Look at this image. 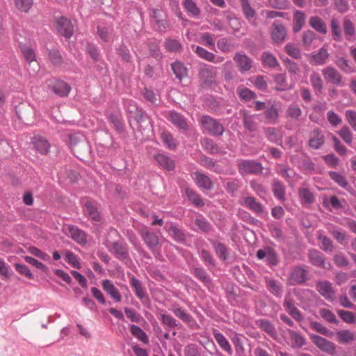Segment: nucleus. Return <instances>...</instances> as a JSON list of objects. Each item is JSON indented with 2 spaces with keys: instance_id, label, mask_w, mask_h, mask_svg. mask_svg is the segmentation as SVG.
Here are the masks:
<instances>
[{
  "instance_id": "nucleus-1",
  "label": "nucleus",
  "mask_w": 356,
  "mask_h": 356,
  "mask_svg": "<svg viewBox=\"0 0 356 356\" xmlns=\"http://www.w3.org/2000/svg\"><path fill=\"white\" fill-rule=\"evenodd\" d=\"M254 110L256 111H263V118L265 122L270 124H275L277 123L280 118V106L275 102L268 101L267 103L255 101L254 102Z\"/></svg>"
},
{
  "instance_id": "nucleus-2",
  "label": "nucleus",
  "mask_w": 356,
  "mask_h": 356,
  "mask_svg": "<svg viewBox=\"0 0 356 356\" xmlns=\"http://www.w3.org/2000/svg\"><path fill=\"white\" fill-rule=\"evenodd\" d=\"M216 68L214 66L202 63L198 67L197 76L200 86L202 88H209L215 83Z\"/></svg>"
},
{
  "instance_id": "nucleus-3",
  "label": "nucleus",
  "mask_w": 356,
  "mask_h": 356,
  "mask_svg": "<svg viewBox=\"0 0 356 356\" xmlns=\"http://www.w3.org/2000/svg\"><path fill=\"white\" fill-rule=\"evenodd\" d=\"M70 145L75 156L80 158L90 152V145L85 136L81 134L70 136Z\"/></svg>"
},
{
  "instance_id": "nucleus-4",
  "label": "nucleus",
  "mask_w": 356,
  "mask_h": 356,
  "mask_svg": "<svg viewBox=\"0 0 356 356\" xmlns=\"http://www.w3.org/2000/svg\"><path fill=\"white\" fill-rule=\"evenodd\" d=\"M200 123L201 127L213 136H221L225 131L223 124L209 115L202 116Z\"/></svg>"
},
{
  "instance_id": "nucleus-5",
  "label": "nucleus",
  "mask_w": 356,
  "mask_h": 356,
  "mask_svg": "<svg viewBox=\"0 0 356 356\" xmlns=\"http://www.w3.org/2000/svg\"><path fill=\"white\" fill-rule=\"evenodd\" d=\"M139 234L148 249L153 253L155 258L160 257L161 253L156 249L159 244V236L156 234L145 227L140 229Z\"/></svg>"
},
{
  "instance_id": "nucleus-6",
  "label": "nucleus",
  "mask_w": 356,
  "mask_h": 356,
  "mask_svg": "<svg viewBox=\"0 0 356 356\" xmlns=\"http://www.w3.org/2000/svg\"><path fill=\"white\" fill-rule=\"evenodd\" d=\"M83 204L84 215L90 220L99 222L102 220V215L97 207V202L88 197H84L81 200Z\"/></svg>"
},
{
  "instance_id": "nucleus-7",
  "label": "nucleus",
  "mask_w": 356,
  "mask_h": 356,
  "mask_svg": "<svg viewBox=\"0 0 356 356\" xmlns=\"http://www.w3.org/2000/svg\"><path fill=\"white\" fill-rule=\"evenodd\" d=\"M107 248L115 258L123 261H130L131 258L129 253V247L125 242L117 241L111 243Z\"/></svg>"
},
{
  "instance_id": "nucleus-8",
  "label": "nucleus",
  "mask_w": 356,
  "mask_h": 356,
  "mask_svg": "<svg viewBox=\"0 0 356 356\" xmlns=\"http://www.w3.org/2000/svg\"><path fill=\"white\" fill-rule=\"evenodd\" d=\"M47 87L60 97H67L71 91V86L65 81L58 79H50L47 81Z\"/></svg>"
},
{
  "instance_id": "nucleus-9",
  "label": "nucleus",
  "mask_w": 356,
  "mask_h": 356,
  "mask_svg": "<svg viewBox=\"0 0 356 356\" xmlns=\"http://www.w3.org/2000/svg\"><path fill=\"white\" fill-rule=\"evenodd\" d=\"M129 284L132 288L136 296L141 300L143 305H149L151 303L150 299L147 294L145 287L140 280L135 276L131 275L129 280Z\"/></svg>"
},
{
  "instance_id": "nucleus-10",
  "label": "nucleus",
  "mask_w": 356,
  "mask_h": 356,
  "mask_svg": "<svg viewBox=\"0 0 356 356\" xmlns=\"http://www.w3.org/2000/svg\"><path fill=\"white\" fill-rule=\"evenodd\" d=\"M238 169L241 174H259L263 171L260 162L253 160H242L238 163Z\"/></svg>"
},
{
  "instance_id": "nucleus-11",
  "label": "nucleus",
  "mask_w": 356,
  "mask_h": 356,
  "mask_svg": "<svg viewBox=\"0 0 356 356\" xmlns=\"http://www.w3.org/2000/svg\"><path fill=\"white\" fill-rule=\"evenodd\" d=\"M131 117L137 122L138 131L142 134L145 131L149 132L152 129V119L143 109L138 111L136 115Z\"/></svg>"
},
{
  "instance_id": "nucleus-12",
  "label": "nucleus",
  "mask_w": 356,
  "mask_h": 356,
  "mask_svg": "<svg viewBox=\"0 0 356 356\" xmlns=\"http://www.w3.org/2000/svg\"><path fill=\"white\" fill-rule=\"evenodd\" d=\"M56 27L60 35L70 39L74 33V26L70 19L60 17L56 21Z\"/></svg>"
},
{
  "instance_id": "nucleus-13",
  "label": "nucleus",
  "mask_w": 356,
  "mask_h": 356,
  "mask_svg": "<svg viewBox=\"0 0 356 356\" xmlns=\"http://www.w3.org/2000/svg\"><path fill=\"white\" fill-rule=\"evenodd\" d=\"M17 118L23 123L29 124L32 122L34 117V111L29 105L20 104L15 107Z\"/></svg>"
},
{
  "instance_id": "nucleus-14",
  "label": "nucleus",
  "mask_w": 356,
  "mask_h": 356,
  "mask_svg": "<svg viewBox=\"0 0 356 356\" xmlns=\"http://www.w3.org/2000/svg\"><path fill=\"white\" fill-rule=\"evenodd\" d=\"M312 342L322 351L332 355L335 352L334 343L317 334H311Z\"/></svg>"
},
{
  "instance_id": "nucleus-15",
  "label": "nucleus",
  "mask_w": 356,
  "mask_h": 356,
  "mask_svg": "<svg viewBox=\"0 0 356 356\" xmlns=\"http://www.w3.org/2000/svg\"><path fill=\"white\" fill-rule=\"evenodd\" d=\"M31 143L35 152L42 155H47L49 152L51 145L49 142L43 136H34L31 138Z\"/></svg>"
},
{
  "instance_id": "nucleus-16",
  "label": "nucleus",
  "mask_w": 356,
  "mask_h": 356,
  "mask_svg": "<svg viewBox=\"0 0 356 356\" xmlns=\"http://www.w3.org/2000/svg\"><path fill=\"white\" fill-rule=\"evenodd\" d=\"M290 278L298 284H303L310 279L308 270L299 266L291 270Z\"/></svg>"
},
{
  "instance_id": "nucleus-17",
  "label": "nucleus",
  "mask_w": 356,
  "mask_h": 356,
  "mask_svg": "<svg viewBox=\"0 0 356 356\" xmlns=\"http://www.w3.org/2000/svg\"><path fill=\"white\" fill-rule=\"evenodd\" d=\"M316 290L326 300H333L335 291L332 284L327 280L319 281L316 284Z\"/></svg>"
},
{
  "instance_id": "nucleus-18",
  "label": "nucleus",
  "mask_w": 356,
  "mask_h": 356,
  "mask_svg": "<svg viewBox=\"0 0 356 356\" xmlns=\"http://www.w3.org/2000/svg\"><path fill=\"white\" fill-rule=\"evenodd\" d=\"M287 34L285 26L280 22H275L272 26L271 38L274 42H283Z\"/></svg>"
},
{
  "instance_id": "nucleus-19",
  "label": "nucleus",
  "mask_w": 356,
  "mask_h": 356,
  "mask_svg": "<svg viewBox=\"0 0 356 356\" xmlns=\"http://www.w3.org/2000/svg\"><path fill=\"white\" fill-rule=\"evenodd\" d=\"M308 260L309 263L318 268H324L329 269V267L325 266V256L324 254L316 249H310L308 252Z\"/></svg>"
},
{
  "instance_id": "nucleus-20",
  "label": "nucleus",
  "mask_w": 356,
  "mask_h": 356,
  "mask_svg": "<svg viewBox=\"0 0 356 356\" xmlns=\"http://www.w3.org/2000/svg\"><path fill=\"white\" fill-rule=\"evenodd\" d=\"M324 78L337 86H343L342 75L333 67H327L322 70Z\"/></svg>"
},
{
  "instance_id": "nucleus-21",
  "label": "nucleus",
  "mask_w": 356,
  "mask_h": 356,
  "mask_svg": "<svg viewBox=\"0 0 356 356\" xmlns=\"http://www.w3.org/2000/svg\"><path fill=\"white\" fill-rule=\"evenodd\" d=\"M213 250L220 261H226L229 257V248L224 243L216 240H210Z\"/></svg>"
},
{
  "instance_id": "nucleus-22",
  "label": "nucleus",
  "mask_w": 356,
  "mask_h": 356,
  "mask_svg": "<svg viewBox=\"0 0 356 356\" xmlns=\"http://www.w3.org/2000/svg\"><path fill=\"white\" fill-rule=\"evenodd\" d=\"M325 143V136L319 129H315L311 133L308 145L313 149H320Z\"/></svg>"
},
{
  "instance_id": "nucleus-23",
  "label": "nucleus",
  "mask_w": 356,
  "mask_h": 356,
  "mask_svg": "<svg viewBox=\"0 0 356 356\" xmlns=\"http://www.w3.org/2000/svg\"><path fill=\"white\" fill-rule=\"evenodd\" d=\"M243 205L257 215H261L264 211V207L262 204L252 196L244 197Z\"/></svg>"
},
{
  "instance_id": "nucleus-24",
  "label": "nucleus",
  "mask_w": 356,
  "mask_h": 356,
  "mask_svg": "<svg viewBox=\"0 0 356 356\" xmlns=\"http://www.w3.org/2000/svg\"><path fill=\"white\" fill-rule=\"evenodd\" d=\"M234 60L237 63L241 72L249 71L252 67V61L246 54L236 53Z\"/></svg>"
},
{
  "instance_id": "nucleus-25",
  "label": "nucleus",
  "mask_w": 356,
  "mask_h": 356,
  "mask_svg": "<svg viewBox=\"0 0 356 356\" xmlns=\"http://www.w3.org/2000/svg\"><path fill=\"white\" fill-rule=\"evenodd\" d=\"M68 231L70 234L71 238L80 245H86L88 242L86 233L79 229L77 226L70 225Z\"/></svg>"
},
{
  "instance_id": "nucleus-26",
  "label": "nucleus",
  "mask_w": 356,
  "mask_h": 356,
  "mask_svg": "<svg viewBox=\"0 0 356 356\" xmlns=\"http://www.w3.org/2000/svg\"><path fill=\"white\" fill-rule=\"evenodd\" d=\"M170 121L179 129L187 131L188 126L185 118L179 113L175 111H171L169 113Z\"/></svg>"
},
{
  "instance_id": "nucleus-27",
  "label": "nucleus",
  "mask_w": 356,
  "mask_h": 356,
  "mask_svg": "<svg viewBox=\"0 0 356 356\" xmlns=\"http://www.w3.org/2000/svg\"><path fill=\"white\" fill-rule=\"evenodd\" d=\"M102 288L116 302L122 300V296L118 289L114 286L110 280H104L102 281Z\"/></svg>"
},
{
  "instance_id": "nucleus-28",
  "label": "nucleus",
  "mask_w": 356,
  "mask_h": 356,
  "mask_svg": "<svg viewBox=\"0 0 356 356\" xmlns=\"http://www.w3.org/2000/svg\"><path fill=\"white\" fill-rule=\"evenodd\" d=\"M107 119L108 122L113 124L114 129L118 134H122L125 133V126L120 114L108 113L107 115Z\"/></svg>"
},
{
  "instance_id": "nucleus-29",
  "label": "nucleus",
  "mask_w": 356,
  "mask_h": 356,
  "mask_svg": "<svg viewBox=\"0 0 356 356\" xmlns=\"http://www.w3.org/2000/svg\"><path fill=\"white\" fill-rule=\"evenodd\" d=\"M194 175L195 177V182L200 188L207 191H210L213 188V183L207 175L197 171L194 172Z\"/></svg>"
},
{
  "instance_id": "nucleus-30",
  "label": "nucleus",
  "mask_w": 356,
  "mask_h": 356,
  "mask_svg": "<svg viewBox=\"0 0 356 356\" xmlns=\"http://www.w3.org/2000/svg\"><path fill=\"white\" fill-rule=\"evenodd\" d=\"M167 231L171 238L179 243H185L186 241V235L183 230L177 225L171 224L167 229Z\"/></svg>"
},
{
  "instance_id": "nucleus-31",
  "label": "nucleus",
  "mask_w": 356,
  "mask_h": 356,
  "mask_svg": "<svg viewBox=\"0 0 356 356\" xmlns=\"http://www.w3.org/2000/svg\"><path fill=\"white\" fill-rule=\"evenodd\" d=\"M266 286L268 291L277 298H281L283 293L282 284L275 280H266Z\"/></svg>"
},
{
  "instance_id": "nucleus-32",
  "label": "nucleus",
  "mask_w": 356,
  "mask_h": 356,
  "mask_svg": "<svg viewBox=\"0 0 356 356\" xmlns=\"http://www.w3.org/2000/svg\"><path fill=\"white\" fill-rule=\"evenodd\" d=\"M312 57L310 63L314 62L316 65H323L325 64L326 60L330 56L327 49L325 46L322 47L317 53H313L309 55Z\"/></svg>"
},
{
  "instance_id": "nucleus-33",
  "label": "nucleus",
  "mask_w": 356,
  "mask_h": 356,
  "mask_svg": "<svg viewBox=\"0 0 356 356\" xmlns=\"http://www.w3.org/2000/svg\"><path fill=\"white\" fill-rule=\"evenodd\" d=\"M272 191L274 196L281 201H284L286 197V187L277 179H274L272 182Z\"/></svg>"
},
{
  "instance_id": "nucleus-34",
  "label": "nucleus",
  "mask_w": 356,
  "mask_h": 356,
  "mask_svg": "<svg viewBox=\"0 0 356 356\" xmlns=\"http://www.w3.org/2000/svg\"><path fill=\"white\" fill-rule=\"evenodd\" d=\"M306 16L303 11L296 10L293 17V31L296 33L301 31L305 24Z\"/></svg>"
},
{
  "instance_id": "nucleus-35",
  "label": "nucleus",
  "mask_w": 356,
  "mask_h": 356,
  "mask_svg": "<svg viewBox=\"0 0 356 356\" xmlns=\"http://www.w3.org/2000/svg\"><path fill=\"white\" fill-rule=\"evenodd\" d=\"M191 273L204 286H209L211 284L210 276L202 267H193Z\"/></svg>"
},
{
  "instance_id": "nucleus-36",
  "label": "nucleus",
  "mask_w": 356,
  "mask_h": 356,
  "mask_svg": "<svg viewBox=\"0 0 356 356\" xmlns=\"http://www.w3.org/2000/svg\"><path fill=\"white\" fill-rule=\"evenodd\" d=\"M171 69L175 74L176 78L181 81L184 77L188 75V69L184 64L181 61H175L171 63Z\"/></svg>"
},
{
  "instance_id": "nucleus-37",
  "label": "nucleus",
  "mask_w": 356,
  "mask_h": 356,
  "mask_svg": "<svg viewBox=\"0 0 356 356\" xmlns=\"http://www.w3.org/2000/svg\"><path fill=\"white\" fill-rule=\"evenodd\" d=\"M154 159L161 166H162L163 168L168 170H172L175 167L174 161L171 158L165 154H155Z\"/></svg>"
},
{
  "instance_id": "nucleus-38",
  "label": "nucleus",
  "mask_w": 356,
  "mask_h": 356,
  "mask_svg": "<svg viewBox=\"0 0 356 356\" xmlns=\"http://www.w3.org/2000/svg\"><path fill=\"white\" fill-rule=\"evenodd\" d=\"M200 164L206 168L213 170L217 174H221L223 172L222 167L209 156H204L202 157Z\"/></svg>"
},
{
  "instance_id": "nucleus-39",
  "label": "nucleus",
  "mask_w": 356,
  "mask_h": 356,
  "mask_svg": "<svg viewBox=\"0 0 356 356\" xmlns=\"http://www.w3.org/2000/svg\"><path fill=\"white\" fill-rule=\"evenodd\" d=\"M256 325L263 331L268 334L271 337L276 335V330L274 325L267 319H258L256 321Z\"/></svg>"
},
{
  "instance_id": "nucleus-40",
  "label": "nucleus",
  "mask_w": 356,
  "mask_h": 356,
  "mask_svg": "<svg viewBox=\"0 0 356 356\" xmlns=\"http://www.w3.org/2000/svg\"><path fill=\"white\" fill-rule=\"evenodd\" d=\"M309 25L321 34H326L327 27L325 22L318 16H312L309 18Z\"/></svg>"
},
{
  "instance_id": "nucleus-41",
  "label": "nucleus",
  "mask_w": 356,
  "mask_h": 356,
  "mask_svg": "<svg viewBox=\"0 0 356 356\" xmlns=\"http://www.w3.org/2000/svg\"><path fill=\"white\" fill-rule=\"evenodd\" d=\"M172 311L176 316L179 318L184 323H188L189 325H192L193 323H195V321L192 316L186 313L181 307H175L172 309Z\"/></svg>"
},
{
  "instance_id": "nucleus-42",
  "label": "nucleus",
  "mask_w": 356,
  "mask_h": 356,
  "mask_svg": "<svg viewBox=\"0 0 356 356\" xmlns=\"http://www.w3.org/2000/svg\"><path fill=\"white\" fill-rule=\"evenodd\" d=\"M191 48L199 57L209 62H214L216 55L212 52L200 46L192 45Z\"/></svg>"
},
{
  "instance_id": "nucleus-43",
  "label": "nucleus",
  "mask_w": 356,
  "mask_h": 356,
  "mask_svg": "<svg viewBox=\"0 0 356 356\" xmlns=\"http://www.w3.org/2000/svg\"><path fill=\"white\" fill-rule=\"evenodd\" d=\"M185 193L188 200L197 207H202L204 205V202L201 198L200 195L189 188H185Z\"/></svg>"
},
{
  "instance_id": "nucleus-44",
  "label": "nucleus",
  "mask_w": 356,
  "mask_h": 356,
  "mask_svg": "<svg viewBox=\"0 0 356 356\" xmlns=\"http://www.w3.org/2000/svg\"><path fill=\"white\" fill-rule=\"evenodd\" d=\"M48 58L54 66L60 67L63 63V58L57 49H48Z\"/></svg>"
},
{
  "instance_id": "nucleus-45",
  "label": "nucleus",
  "mask_w": 356,
  "mask_h": 356,
  "mask_svg": "<svg viewBox=\"0 0 356 356\" xmlns=\"http://www.w3.org/2000/svg\"><path fill=\"white\" fill-rule=\"evenodd\" d=\"M298 195L301 202L303 204H311L314 202L315 199L314 194L310 191L309 188H300Z\"/></svg>"
},
{
  "instance_id": "nucleus-46",
  "label": "nucleus",
  "mask_w": 356,
  "mask_h": 356,
  "mask_svg": "<svg viewBox=\"0 0 356 356\" xmlns=\"http://www.w3.org/2000/svg\"><path fill=\"white\" fill-rule=\"evenodd\" d=\"M131 333L143 343H148L149 339L145 332L139 326L131 325L130 327Z\"/></svg>"
},
{
  "instance_id": "nucleus-47",
  "label": "nucleus",
  "mask_w": 356,
  "mask_h": 356,
  "mask_svg": "<svg viewBox=\"0 0 356 356\" xmlns=\"http://www.w3.org/2000/svg\"><path fill=\"white\" fill-rule=\"evenodd\" d=\"M213 336L220 348L231 355L232 353V348L225 336L220 332H214Z\"/></svg>"
},
{
  "instance_id": "nucleus-48",
  "label": "nucleus",
  "mask_w": 356,
  "mask_h": 356,
  "mask_svg": "<svg viewBox=\"0 0 356 356\" xmlns=\"http://www.w3.org/2000/svg\"><path fill=\"white\" fill-rule=\"evenodd\" d=\"M236 92L240 99L244 102H250L257 98V94L248 88H239Z\"/></svg>"
},
{
  "instance_id": "nucleus-49",
  "label": "nucleus",
  "mask_w": 356,
  "mask_h": 356,
  "mask_svg": "<svg viewBox=\"0 0 356 356\" xmlns=\"http://www.w3.org/2000/svg\"><path fill=\"white\" fill-rule=\"evenodd\" d=\"M165 47L169 52H181L183 47L179 40L172 38H167L165 41Z\"/></svg>"
},
{
  "instance_id": "nucleus-50",
  "label": "nucleus",
  "mask_w": 356,
  "mask_h": 356,
  "mask_svg": "<svg viewBox=\"0 0 356 356\" xmlns=\"http://www.w3.org/2000/svg\"><path fill=\"white\" fill-rule=\"evenodd\" d=\"M317 239L321 241V249L325 252H332L334 250V244L332 241L327 236L319 234Z\"/></svg>"
},
{
  "instance_id": "nucleus-51",
  "label": "nucleus",
  "mask_w": 356,
  "mask_h": 356,
  "mask_svg": "<svg viewBox=\"0 0 356 356\" xmlns=\"http://www.w3.org/2000/svg\"><path fill=\"white\" fill-rule=\"evenodd\" d=\"M19 49L21 50L22 54H23L25 60L28 63H31L35 60V54L34 50L29 47L26 44L19 43Z\"/></svg>"
},
{
  "instance_id": "nucleus-52",
  "label": "nucleus",
  "mask_w": 356,
  "mask_h": 356,
  "mask_svg": "<svg viewBox=\"0 0 356 356\" xmlns=\"http://www.w3.org/2000/svg\"><path fill=\"white\" fill-rule=\"evenodd\" d=\"M241 7L245 18L250 19L256 15L255 10L250 6L249 0H240Z\"/></svg>"
},
{
  "instance_id": "nucleus-53",
  "label": "nucleus",
  "mask_w": 356,
  "mask_h": 356,
  "mask_svg": "<svg viewBox=\"0 0 356 356\" xmlns=\"http://www.w3.org/2000/svg\"><path fill=\"white\" fill-rule=\"evenodd\" d=\"M289 333L292 340V347L302 348L306 344V339L302 335L291 330H289Z\"/></svg>"
},
{
  "instance_id": "nucleus-54",
  "label": "nucleus",
  "mask_w": 356,
  "mask_h": 356,
  "mask_svg": "<svg viewBox=\"0 0 356 356\" xmlns=\"http://www.w3.org/2000/svg\"><path fill=\"white\" fill-rule=\"evenodd\" d=\"M310 82L316 95H321L323 90V80L321 76L316 73H313L310 76Z\"/></svg>"
},
{
  "instance_id": "nucleus-55",
  "label": "nucleus",
  "mask_w": 356,
  "mask_h": 356,
  "mask_svg": "<svg viewBox=\"0 0 356 356\" xmlns=\"http://www.w3.org/2000/svg\"><path fill=\"white\" fill-rule=\"evenodd\" d=\"M116 53L121 58L122 60L126 63H130L132 60L130 51L124 44H121L116 48Z\"/></svg>"
},
{
  "instance_id": "nucleus-56",
  "label": "nucleus",
  "mask_w": 356,
  "mask_h": 356,
  "mask_svg": "<svg viewBox=\"0 0 356 356\" xmlns=\"http://www.w3.org/2000/svg\"><path fill=\"white\" fill-rule=\"evenodd\" d=\"M261 59L265 65L270 68H274L279 65V63L271 53L265 51L261 55Z\"/></svg>"
},
{
  "instance_id": "nucleus-57",
  "label": "nucleus",
  "mask_w": 356,
  "mask_h": 356,
  "mask_svg": "<svg viewBox=\"0 0 356 356\" xmlns=\"http://www.w3.org/2000/svg\"><path fill=\"white\" fill-rule=\"evenodd\" d=\"M202 145L204 149L210 154H218L219 152L218 146L209 138H204L202 141Z\"/></svg>"
},
{
  "instance_id": "nucleus-58",
  "label": "nucleus",
  "mask_w": 356,
  "mask_h": 356,
  "mask_svg": "<svg viewBox=\"0 0 356 356\" xmlns=\"http://www.w3.org/2000/svg\"><path fill=\"white\" fill-rule=\"evenodd\" d=\"M240 188V181L238 179H234L226 182L225 188L227 193L230 194L232 197L236 195V193Z\"/></svg>"
},
{
  "instance_id": "nucleus-59",
  "label": "nucleus",
  "mask_w": 356,
  "mask_h": 356,
  "mask_svg": "<svg viewBox=\"0 0 356 356\" xmlns=\"http://www.w3.org/2000/svg\"><path fill=\"white\" fill-rule=\"evenodd\" d=\"M266 6L274 9L285 10L289 8L290 1L289 0H268Z\"/></svg>"
},
{
  "instance_id": "nucleus-60",
  "label": "nucleus",
  "mask_w": 356,
  "mask_h": 356,
  "mask_svg": "<svg viewBox=\"0 0 356 356\" xmlns=\"http://www.w3.org/2000/svg\"><path fill=\"white\" fill-rule=\"evenodd\" d=\"M200 257L206 265H210L213 267L216 266V261L209 250L202 249L200 252Z\"/></svg>"
},
{
  "instance_id": "nucleus-61",
  "label": "nucleus",
  "mask_w": 356,
  "mask_h": 356,
  "mask_svg": "<svg viewBox=\"0 0 356 356\" xmlns=\"http://www.w3.org/2000/svg\"><path fill=\"white\" fill-rule=\"evenodd\" d=\"M330 178L342 188L348 186V181L344 176L335 171L328 172Z\"/></svg>"
},
{
  "instance_id": "nucleus-62",
  "label": "nucleus",
  "mask_w": 356,
  "mask_h": 356,
  "mask_svg": "<svg viewBox=\"0 0 356 356\" xmlns=\"http://www.w3.org/2000/svg\"><path fill=\"white\" fill-rule=\"evenodd\" d=\"M16 8L22 12L27 13L33 5V0H14Z\"/></svg>"
},
{
  "instance_id": "nucleus-63",
  "label": "nucleus",
  "mask_w": 356,
  "mask_h": 356,
  "mask_svg": "<svg viewBox=\"0 0 356 356\" xmlns=\"http://www.w3.org/2000/svg\"><path fill=\"white\" fill-rule=\"evenodd\" d=\"M343 140L348 145H350L353 141V133L349 127L346 125L343 126L341 129L337 132Z\"/></svg>"
},
{
  "instance_id": "nucleus-64",
  "label": "nucleus",
  "mask_w": 356,
  "mask_h": 356,
  "mask_svg": "<svg viewBox=\"0 0 356 356\" xmlns=\"http://www.w3.org/2000/svg\"><path fill=\"white\" fill-rule=\"evenodd\" d=\"M162 141L170 148L175 149L177 147L176 140L168 131H163L161 134Z\"/></svg>"
}]
</instances>
